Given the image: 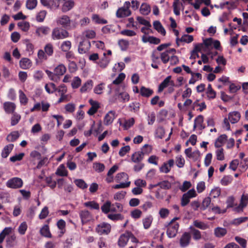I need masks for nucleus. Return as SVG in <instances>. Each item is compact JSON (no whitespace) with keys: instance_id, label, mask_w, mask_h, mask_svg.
<instances>
[{"instance_id":"60","label":"nucleus","mask_w":248,"mask_h":248,"mask_svg":"<svg viewBox=\"0 0 248 248\" xmlns=\"http://www.w3.org/2000/svg\"><path fill=\"white\" fill-rule=\"evenodd\" d=\"M118 44L122 50H126L129 46V42L127 40L121 39L119 41Z\"/></svg>"},{"instance_id":"22","label":"nucleus","mask_w":248,"mask_h":248,"mask_svg":"<svg viewBox=\"0 0 248 248\" xmlns=\"http://www.w3.org/2000/svg\"><path fill=\"white\" fill-rule=\"evenodd\" d=\"M171 78V76H169L166 78L163 81L159 84L158 88V92L160 93L163 91V90L168 86L170 82V80Z\"/></svg>"},{"instance_id":"16","label":"nucleus","mask_w":248,"mask_h":248,"mask_svg":"<svg viewBox=\"0 0 248 248\" xmlns=\"http://www.w3.org/2000/svg\"><path fill=\"white\" fill-rule=\"evenodd\" d=\"M20 67L23 69L30 68L32 65L31 61L28 58H23L19 62Z\"/></svg>"},{"instance_id":"47","label":"nucleus","mask_w":248,"mask_h":248,"mask_svg":"<svg viewBox=\"0 0 248 248\" xmlns=\"http://www.w3.org/2000/svg\"><path fill=\"white\" fill-rule=\"evenodd\" d=\"M28 228V225L26 222L24 221L22 222L18 227V232L21 235H24L25 234Z\"/></svg>"},{"instance_id":"56","label":"nucleus","mask_w":248,"mask_h":248,"mask_svg":"<svg viewBox=\"0 0 248 248\" xmlns=\"http://www.w3.org/2000/svg\"><path fill=\"white\" fill-rule=\"evenodd\" d=\"M135 123V120L131 118L127 120H125L123 124V127L125 130H127L130 128Z\"/></svg>"},{"instance_id":"20","label":"nucleus","mask_w":248,"mask_h":248,"mask_svg":"<svg viewBox=\"0 0 248 248\" xmlns=\"http://www.w3.org/2000/svg\"><path fill=\"white\" fill-rule=\"evenodd\" d=\"M144 156L143 154L140 151L135 152L131 155V160L134 163H139L141 162L143 159Z\"/></svg>"},{"instance_id":"44","label":"nucleus","mask_w":248,"mask_h":248,"mask_svg":"<svg viewBox=\"0 0 248 248\" xmlns=\"http://www.w3.org/2000/svg\"><path fill=\"white\" fill-rule=\"evenodd\" d=\"M151 60L153 63H160V62L159 61V57H160V54H159L157 51L155 50L153 51L151 56Z\"/></svg>"},{"instance_id":"2","label":"nucleus","mask_w":248,"mask_h":248,"mask_svg":"<svg viewBox=\"0 0 248 248\" xmlns=\"http://www.w3.org/2000/svg\"><path fill=\"white\" fill-rule=\"evenodd\" d=\"M51 36L53 40L63 39L69 36V33L62 29L55 28L52 31Z\"/></svg>"},{"instance_id":"64","label":"nucleus","mask_w":248,"mask_h":248,"mask_svg":"<svg viewBox=\"0 0 248 248\" xmlns=\"http://www.w3.org/2000/svg\"><path fill=\"white\" fill-rule=\"evenodd\" d=\"M193 41V37L188 34H184L180 38L181 42H184L187 43H190Z\"/></svg>"},{"instance_id":"10","label":"nucleus","mask_w":248,"mask_h":248,"mask_svg":"<svg viewBox=\"0 0 248 248\" xmlns=\"http://www.w3.org/2000/svg\"><path fill=\"white\" fill-rule=\"evenodd\" d=\"M89 102L91 105V107L88 111L87 113L90 115H93L100 108L99 103L97 101H94L92 99L89 100Z\"/></svg>"},{"instance_id":"18","label":"nucleus","mask_w":248,"mask_h":248,"mask_svg":"<svg viewBox=\"0 0 248 248\" xmlns=\"http://www.w3.org/2000/svg\"><path fill=\"white\" fill-rule=\"evenodd\" d=\"M153 26L154 29L159 33H161L163 36L165 35L166 33V31L159 21H155L153 22Z\"/></svg>"},{"instance_id":"50","label":"nucleus","mask_w":248,"mask_h":248,"mask_svg":"<svg viewBox=\"0 0 248 248\" xmlns=\"http://www.w3.org/2000/svg\"><path fill=\"white\" fill-rule=\"evenodd\" d=\"M93 168L98 172H101L105 170V165L103 163L94 162L93 164Z\"/></svg>"},{"instance_id":"4","label":"nucleus","mask_w":248,"mask_h":248,"mask_svg":"<svg viewBox=\"0 0 248 248\" xmlns=\"http://www.w3.org/2000/svg\"><path fill=\"white\" fill-rule=\"evenodd\" d=\"M23 185V181L21 178L14 177L10 179L6 182V186L11 188H18Z\"/></svg>"},{"instance_id":"53","label":"nucleus","mask_w":248,"mask_h":248,"mask_svg":"<svg viewBox=\"0 0 248 248\" xmlns=\"http://www.w3.org/2000/svg\"><path fill=\"white\" fill-rule=\"evenodd\" d=\"M193 225L195 227L201 230H205L207 228V225L203 222L200 221L198 220H194Z\"/></svg>"},{"instance_id":"39","label":"nucleus","mask_w":248,"mask_h":248,"mask_svg":"<svg viewBox=\"0 0 248 248\" xmlns=\"http://www.w3.org/2000/svg\"><path fill=\"white\" fill-rule=\"evenodd\" d=\"M53 49V46L51 43L47 44L44 47V51L46 55H48V56H51L53 55L54 51Z\"/></svg>"},{"instance_id":"49","label":"nucleus","mask_w":248,"mask_h":248,"mask_svg":"<svg viewBox=\"0 0 248 248\" xmlns=\"http://www.w3.org/2000/svg\"><path fill=\"white\" fill-rule=\"evenodd\" d=\"M157 186H159L160 187L164 189H169L171 187V184L168 181H163L158 183Z\"/></svg>"},{"instance_id":"5","label":"nucleus","mask_w":248,"mask_h":248,"mask_svg":"<svg viewBox=\"0 0 248 248\" xmlns=\"http://www.w3.org/2000/svg\"><path fill=\"white\" fill-rule=\"evenodd\" d=\"M91 47V43L88 39H84L78 45V51L80 54L87 53Z\"/></svg>"},{"instance_id":"42","label":"nucleus","mask_w":248,"mask_h":248,"mask_svg":"<svg viewBox=\"0 0 248 248\" xmlns=\"http://www.w3.org/2000/svg\"><path fill=\"white\" fill-rule=\"evenodd\" d=\"M111 203L110 201H107L101 206V209L102 211L105 214H108L110 211V207H111Z\"/></svg>"},{"instance_id":"52","label":"nucleus","mask_w":248,"mask_h":248,"mask_svg":"<svg viewBox=\"0 0 248 248\" xmlns=\"http://www.w3.org/2000/svg\"><path fill=\"white\" fill-rule=\"evenodd\" d=\"M60 167L62 168H58L56 172V174L57 175L61 176H67L68 175V172L66 170H65L64 166L63 165H61Z\"/></svg>"},{"instance_id":"15","label":"nucleus","mask_w":248,"mask_h":248,"mask_svg":"<svg viewBox=\"0 0 248 248\" xmlns=\"http://www.w3.org/2000/svg\"><path fill=\"white\" fill-rule=\"evenodd\" d=\"M248 203V195L243 194L241 196V201L239 205L236 208V210L238 211L240 210H243Z\"/></svg>"},{"instance_id":"55","label":"nucleus","mask_w":248,"mask_h":248,"mask_svg":"<svg viewBox=\"0 0 248 248\" xmlns=\"http://www.w3.org/2000/svg\"><path fill=\"white\" fill-rule=\"evenodd\" d=\"M165 130L162 126L157 127L155 131V137L158 139H162L165 135Z\"/></svg>"},{"instance_id":"36","label":"nucleus","mask_w":248,"mask_h":248,"mask_svg":"<svg viewBox=\"0 0 248 248\" xmlns=\"http://www.w3.org/2000/svg\"><path fill=\"white\" fill-rule=\"evenodd\" d=\"M153 221V217L151 216H148L142 219L143 227L145 229H149Z\"/></svg>"},{"instance_id":"54","label":"nucleus","mask_w":248,"mask_h":248,"mask_svg":"<svg viewBox=\"0 0 248 248\" xmlns=\"http://www.w3.org/2000/svg\"><path fill=\"white\" fill-rule=\"evenodd\" d=\"M19 97L20 103L24 105H26L28 102V98L27 97L26 94L21 90H19Z\"/></svg>"},{"instance_id":"41","label":"nucleus","mask_w":248,"mask_h":248,"mask_svg":"<svg viewBox=\"0 0 248 248\" xmlns=\"http://www.w3.org/2000/svg\"><path fill=\"white\" fill-rule=\"evenodd\" d=\"M16 237L15 235H12L6 238V247L12 248L15 245V241L16 240Z\"/></svg>"},{"instance_id":"45","label":"nucleus","mask_w":248,"mask_h":248,"mask_svg":"<svg viewBox=\"0 0 248 248\" xmlns=\"http://www.w3.org/2000/svg\"><path fill=\"white\" fill-rule=\"evenodd\" d=\"M108 217L113 221L122 220L124 218V216L121 214H110L108 215Z\"/></svg>"},{"instance_id":"14","label":"nucleus","mask_w":248,"mask_h":248,"mask_svg":"<svg viewBox=\"0 0 248 248\" xmlns=\"http://www.w3.org/2000/svg\"><path fill=\"white\" fill-rule=\"evenodd\" d=\"M142 41L145 43L149 42L151 44L155 45H157L160 43V39L153 36L147 37L145 35H143L142 37Z\"/></svg>"},{"instance_id":"57","label":"nucleus","mask_w":248,"mask_h":248,"mask_svg":"<svg viewBox=\"0 0 248 248\" xmlns=\"http://www.w3.org/2000/svg\"><path fill=\"white\" fill-rule=\"evenodd\" d=\"M37 4V0H27L26 1V7L30 10L35 8Z\"/></svg>"},{"instance_id":"11","label":"nucleus","mask_w":248,"mask_h":248,"mask_svg":"<svg viewBox=\"0 0 248 248\" xmlns=\"http://www.w3.org/2000/svg\"><path fill=\"white\" fill-rule=\"evenodd\" d=\"M3 109L7 114H13L16 108V104L11 102H5L3 105Z\"/></svg>"},{"instance_id":"63","label":"nucleus","mask_w":248,"mask_h":248,"mask_svg":"<svg viewBox=\"0 0 248 248\" xmlns=\"http://www.w3.org/2000/svg\"><path fill=\"white\" fill-rule=\"evenodd\" d=\"M142 215V212L138 209H135L131 212V216L134 219L140 218Z\"/></svg>"},{"instance_id":"8","label":"nucleus","mask_w":248,"mask_h":248,"mask_svg":"<svg viewBox=\"0 0 248 248\" xmlns=\"http://www.w3.org/2000/svg\"><path fill=\"white\" fill-rule=\"evenodd\" d=\"M174 161L173 159H170L168 162H164L163 165L159 168V171L161 173H169L171 168L173 166Z\"/></svg>"},{"instance_id":"9","label":"nucleus","mask_w":248,"mask_h":248,"mask_svg":"<svg viewBox=\"0 0 248 248\" xmlns=\"http://www.w3.org/2000/svg\"><path fill=\"white\" fill-rule=\"evenodd\" d=\"M191 238V236L190 233L187 232H184L180 239L181 247L182 248L187 247L190 243Z\"/></svg>"},{"instance_id":"12","label":"nucleus","mask_w":248,"mask_h":248,"mask_svg":"<svg viewBox=\"0 0 248 248\" xmlns=\"http://www.w3.org/2000/svg\"><path fill=\"white\" fill-rule=\"evenodd\" d=\"M241 118L240 113L237 111L231 112L228 114V119L232 124H236Z\"/></svg>"},{"instance_id":"62","label":"nucleus","mask_w":248,"mask_h":248,"mask_svg":"<svg viewBox=\"0 0 248 248\" xmlns=\"http://www.w3.org/2000/svg\"><path fill=\"white\" fill-rule=\"evenodd\" d=\"M125 78V75L123 73H121L118 75L116 78L113 81L112 84L118 85Z\"/></svg>"},{"instance_id":"51","label":"nucleus","mask_w":248,"mask_h":248,"mask_svg":"<svg viewBox=\"0 0 248 248\" xmlns=\"http://www.w3.org/2000/svg\"><path fill=\"white\" fill-rule=\"evenodd\" d=\"M21 119V116L19 114L14 113L11 117V125L14 126L18 124Z\"/></svg>"},{"instance_id":"30","label":"nucleus","mask_w":248,"mask_h":248,"mask_svg":"<svg viewBox=\"0 0 248 248\" xmlns=\"http://www.w3.org/2000/svg\"><path fill=\"white\" fill-rule=\"evenodd\" d=\"M66 68L62 64H60L54 69V73L56 76H62L66 72Z\"/></svg>"},{"instance_id":"21","label":"nucleus","mask_w":248,"mask_h":248,"mask_svg":"<svg viewBox=\"0 0 248 248\" xmlns=\"http://www.w3.org/2000/svg\"><path fill=\"white\" fill-rule=\"evenodd\" d=\"M40 233L41 235L47 237L51 238L52 235L50 233L48 225H44L40 230Z\"/></svg>"},{"instance_id":"32","label":"nucleus","mask_w":248,"mask_h":248,"mask_svg":"<svg viewBox=\"0 0 248 248\" xmlns=\"http://www.w3.org/2000/svg\"><path fill=\"white\" fill-rule=\"evenodd\" d=\"M93 86V81L92 80H89L86 82L81 87L80 90L81 93H84L91 90Z\"/></svg>"},{"instance_id":"33","label":"nucleus","mask_w":248,"mask_h":248,"mask_svg":"<svg viewBox=\"0 0 248 248\" xmlns=\"http://www.w3.org/2000/svg\"><path fill=\"white\" fill-rule=\"evenodd\" d=\"M57 227L59 230H60L61 232L60 233L62 235L63 234L65 231V227H66V222L65 221L61 219L58 221L57 222Z\"/></svg>"},{"instance_id":"27","label":"nucleus","mask_w":248,"mask_h":248,"mask_svg":"<svg viewBox=\"0 0 248 248\" xmlns=\"http://www.w3.org/2000/svg\"><path fill=\"white\" fill-rule=\"evenodd\" d=\"M14 148V144H9L6 146H5L1 153V156L3 158H6L8 157L12 150Z\"/></svg>"},{"instance_id":"40","label":"nucleus","mask_w":248,"mask_h":248,"mask_svg":"<svg viewBox=\"0 0 248 248\" xmlns=\"http://www.w3.org/2000/svg\"><path fill=\"white\" fill-rule=\"evenodd\" d=\"M84 205L93 209L98 210L99 209V204L94 201L85 202L84 203Z\"/></svg>"},{"instance_id":"29","label":"nucleus","mask_w":248,"mask_h":248,"mask_svg":"<svg viewBox=\"0 0 248 248\" xmlns=\"http://www.w3.org/2000/svg\"><path fill=\"white\" fill-rule=\"evenodd\" d=\"M191 234L192 235L193 238L195 240H199L202 238L201 232L198 230L196 229L192 226L189 227Z\"/></svg>"},{"instance_id":"13","label":"nucleus","mask_w":248,"mask_h":248,"mask_svg":"<svg viewBox=\"0 0 248 248\" xmlns=\"http://www.w3.org/2000/svg\"><path fill=\"white\" fill-rule=\"evenodd\" d=\"M115 112L114 111H109L105 116L104 123L106 125L110 124L115 119Z\"/></svg>"},{"instance_id":"31","label":"nucleus","mask_w":248,"mask_h":248,"mask_svg":"<svg viewBox=\"0 0 248 248\" xmlns=\"http://www.w3.org/2000/svg\"><path fill=\"white\" fill-rule=\"evenodd\" d=\"M140 11L142 15H148L151 12L150 6L147 3H143L141 5Z\"/></svg>"},{"instance_id":"28","label":"nucleus","mask_w":248,"mask_h":248,"mask_svg":"<svg viewBox=\"0 0 248 248\" xmlns=\"http://www.w3.org/2000/svg\"><path fill=\"white\" fill-rule=\"evenodd\" d=\"M227 232L225 228L221 227L216 228L214 230V233L217 237H222L225 236Z\"/></svg>"},{"instance_id":"24","label":"nucleus","mask_w":248,"mask_h":248,"mask_svg":"<svg viewBox=\"0 0 248 248\" xmlns=\"http://www.w3.org/2000/svg\"><path fill=\"white\" fill-rule=\"evenodd\" d=\"M227 139V136L226 134H222L219 136L216 140L215 146L216 148L220 147L225 143Z\"/></svg>"},{"instance_id":"19","label":"nucleus","mask_w":248,"mask_h":248,"mask_svg":"<svg viewBox=\"0 0 248 248\" xmlns=\"http://www.w3.org/2000/svg\"><path fill=\"white\" fill-rule=\"evenodd\" d=\"M75 2L73 0H68L65 1L62 5V10L63 12H66L74 6Z\"/></svg>"},{"instance_id":"26","label":"nucleus","mask_w":248,"mask_h":248,"mask_svg":"<svg viewBox=\"0 0 248 248\" xmlns=\"http://www.w3.org/2000/svg\"><path fill=\"white\" fill-rule=\"evenodd\" d=\"M50 31V28L48 27L42 26L38 28L36 30V33L37 35L41 36L48 34Z\"/></svg>"},{"instance_id":"38","label":"nucleus","mask_w":248,"mask_h":248,"mask_svg":"<svg viewBox=\"0 0 248 248\" xmlns=\"http://www.w3.org/2000/svg\"><path fill=\"white\" fill-rule=\"evenodd\" d=\"M185 153L186 155L189 158L194 157V155H196L198 156H200V152L199 151L197 150L192 152V148L191 147L186 149L185 151Z\"/></svg>"},{"instance_id":"6","label":"nucleus","mask_w":248,"mask_h":248,"mask_svg":"<svg viewBox=\"0 0 248 248\" xmlns=\"http://www.w3.org/2000/svg\"><path fill=\"white\" fill-rule=\"evenodd\" d=\"M110 224L103 222L97 226L96 232L100 234H108L110 232Z\"/></svg>"},{"instance_id":"25","label":"nucleus","mask_w":248,"mask_h":248,"mask_svg":"<svg viewBox=\"0 0 248 248\" xmlns=\"http://www.w3.org/2000/svg\"><path fill=\"white\" fill-rule=\"evenodd\" d=\"M58 23L63 27L66 28L70 25V19L67 16H63L58 20Z\"/></svg>"},{"instance_id":"59","label":"nucleus","mask_w":248,"mask_h":248,"mask_svg":"<svg viewBox=\"0 0 248 248\" xmlns=\"http://www.w3.org/2000/svg\"><path fill=\"white\" fill-rule=\"evenodd\" d=\"M18 26L24 31H27L29 30L30 24L28 22H19L17 24Z\"/></svg>"},{"instance_id":"3","label":"nucleus","mask_w":248,"mask_h":248,"mask_svg":"<svg viewBox=\"0 0 248 248\" xmlns=\"http://www.w3.org/2000/svg\"><path fill=\"white\" fill-rule=\"evenodd\" d=\"M130 3L129 1H125L123 7L118 9L116 12V16L118 17L121 18L128 16L131 14L129 10Z\"/></svg>"},{"instance_id":"34","label":"nucleus","mask_w":248,"mask_h":248,"mask_svg":"<svg viewBox=\"0 0 248 248\" xmlns=\"http://www.w3.org/2000/svg\"><path fill=\"white\" fill-rule=\"evenodd\" d=\"M92 19L96 24H105L108 23V21L107 20L101 18L99 15L97 14L93 15Z\"/></svg>"},{"instance_id":"35","label":"nucleus","mask_w":248,"mask_h":248,"mask_svg":"<svg viewBox=\"0 0 248 248\" xmlns=\"http://www.w3.org/2000/svg\"><path fill=\"white\" fill-rule=\"evenodd\" d=\"M45 89L48 93H52L57 91V88L53 83L46 84L45 85Z\"/></svg>"},{"instance_id":"17","label":"nucleus","mask_w":248,"mask_h":248,"mask_svg":"<svg viewBox=\"0 0 248 248\" xmlns=\"http://www.w3.org/2000/svg\"><path fill=\"white\" fill-rule=\"evenodd\" d=\"M153 93V90L150 88H147L144 86H142L140 89V94L143 97L148 98Z\"/></svg>"},{"instance_id":"46","label":"nucleus","mask_w":248,"mask_h":248,"mask_svg":"<svg viewBox=\"0 0 248 248\" xmlns=\"http://www.w3.org/2000/svg\"><path fill=\"white\" fill-rule=\"evenodd\" d=\"M211 203V198L209 197H206L202 201V205L200 207V209L202 211L205 210L209 206Z\"/></svg>"},{"instance_id":"7","label":"nucleus","mask_w":248,"mask_h":248,"mask_svg":"<svg viewBox=\"0 0 248 248\" xmlns=\"http://www.w3.org/2000/svg\"><path fill=\"white\" fill-rule=\"evenodd\" d=\"M79 215L82 224L87 223L92 219L91 213L87 210H82L79 212Z\"/></svg>"},{"instance_id":"23","label":"nucleus","mask_w":248,"mask_h":248,"mask_svg":"<svg viewBox=\"0 0 248 248\" xmlns=\"http://www.w3.org/2000/svg\"><path fill=\"white\" fill-rule=\"evenodd\" d=\"M129 240V233L123 234L119 237L118 240V245L120 247H124L127 244Z\"/></svg>"},{"instance_id":"58","label":"nucleus","mask_w":248,"mask_h":248,"mask_svg":"<svg viewBox=\"0 0 248 248\" xmlns=\"http://www.w3.org/2000/svg\"><path fill=\"white\" fill-rule=\"evenodd\" d=\"M81 83V80L78 77H75L72 82L71 86L73 89L78 88Z\"/></svg>"},{"instance_id":"61","label":"nucleus","mask_w":248,"mask_h":248,"mask_svg":"<svg viewBox=\"0 0 248 248\" xmlns=\"http://www.w3.org/2000/svg\"><path fill=\"white\" fill-rule=\"evenodd\" d=\"M160 59L163 63L166 64L168 63L170 59L168 51H165L160 53Z\"/></svg>"},{"instance_id":"43","label":"nucleus","mask_w":248,"mask_h":248,"mask_svg":"<svg viewBox=\"0 0 248 248\" xmlns=\"http://www.w3.org/2000/svg\"><path fill=\"white\" fill-rule=\"evenodd\" d=\"M71 48V42L70 41H65L62 43L61 49L63 52L69 51Z\"/></svg>"},{"instance_id":"37","label":"nucleus","mask_w":248,"mask_h":248,"mask_svg":"<svg viewBox=\"0 0 248 248\" xmlns=\"http://www.w3.org/2000/svg\"><path fill=\"white\" fill-rule=\"evenodd\" d=\"M19 137L18 131H14L9 134L6 140L8 142H14L16 141Z\"/></svg>"},{"instance_id":"48","label":"nucleus","mask_w":248,"mask_h":248,"mask_svg":"<svg viewBox=\"0 0 248 248\" xmlns=\"http://www.w3.org/2000/svg\"><path fill=\"white\" fill-rule=\"evenodd\" d=\"M75 184L79 188L84 189L88 187L87 184L82 179H76L74 181Z\"/></svg>"},{"instance_id":"1","label":"nucleus","mask_w":248,"mask_h":248,"mask_svg":"<svg viewBox=\"0 0 248 248\" xmlns=\"http://www.w3.org/2000/svg\"><path fill=\"white\" fill-rule=\"evenodd\" d=\"M179 218L178 217H174L166 226L167 235L169 238H173L176 236L179 227V223L176 221Z\"/></svg>"}]
</instances>
